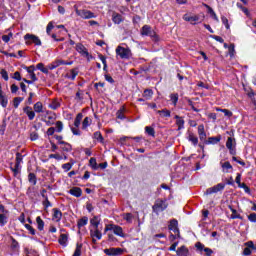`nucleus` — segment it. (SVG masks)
I'll return each instance as SVG.
<instances>
[{
  "instance_id": "28",
  "label": "nucleus",
  "mask_w": 256,
  "mask_h": 256,
  "mask_svg": "<svg viewBox=\"0 0 256 256\" xmlns=\"http://www.w3.org/2000/svg\"><path fill=\"white\" fill-rule=\"evenodd\" d=\"M67 241H69V235L68 234H61L58 242L60 245H62L63 247L67 246Z\"/></svg>"
},
{
  "instance_id": "36",
  "label": "nucleus",
  "mask_w": 256,
  "mask_h": 256,
  "mask_svg": "<svg viewBox=\"0 0 256 256\" xmlns=\"http://www.w3.org/2000/svg\"><path fill=\"white\" fill-rule=\"evenodd\" d=\"M93 139H96V141H99V143H103V141H105L103 134H101L99 131L94 132Z\"/></svg>"
},
{
  "instance_id": "60",
  "label": "nucleus",
  "mask_w": 256,
  "mask_h": 256,
  "mask_svg": "<svg viewBox=\"0 0 256 256\" xmlns=\"http://www.w3.org/2000/svg\"><path fill=\"white\" fill-rule=\"evenodd\" d=\"M53 28H54L53 22H49L48 25H47V27H46V33H47L48 35H51V31H53Z\"/></svg>"
},
{
  "instance_id": "15",
  "label": "nucleus",
  "mask_w": 256,
  "mask_h": 256,
  "mask_svg": "<svg viewBox=\"0 0 256 256\" xmlns=\"http://www.w3.org/2000/svg\"><path fill=\"white\" fill-rule=\"evenodd\" d=\"M112 21L115 25H121V23H123V21H125V17H123V15H121L117 12H113L112 13Z\"/></svg>"
},
{
  "instance_id": "54",
  "label": "nucleus",
  "mask_w": 256,
  "mask_h": 256,
  "mask_svg": "<svg viewBox=\"0 0 256 256\" xmlns=\"http://www.w3.org/2000/svg\"><path fill=\"white\" fill-rule=\"evenodd\" d=\"M33 97H35V93L30 92L29 97L26 100V105H33Z\"/></svg>"
},
{
  "instance_id": "62",
  "label": "nucleus",
  "mask_w": 256,
  "mask_h": 256,
  "mask_svg": "<svg viewBox=\"0 0 256 256\" xmlns=\"http://www.w3.org/2000/svg\"><path fill=\"white\" fill-rule=\"evenodd\" d=\"M71 131L73 135H81V130H79V127L74 126L71 128Z\"/></svg>"
},
{
  "instance_id": "42",
  "label": "nucleus",
  "mask_w": 256,
  "mask_h": 256,
  "mask_svg": "<svg viewBox=\"0 0 256 256\" xmlns=\"http://www.w3.org/2000/svg\"><path fill=\"white\" fill-rule=\"evenodd\" d=\"M145 132H146L147 135H149L150 137H155V128H154V127L146 126V127H145Z\"/></svg>"
},
{
  "instance_id": "59",
  "label": "nucleus",
  "mask_w": 256,
  "mask_h": 256,
  "mask_svg": "<svg viewBox=\"0 0 256 256\" xmlns=\"http://www.w3.org/2000/svg\"><path fill=\"white\" fill-rule=\"evenodd\" d=\"M221 21H222L223 25H225L226 29H230L229 19H227V17L222 16Z\"/></svg>"
},
{
  "instance_id": "22",
  "label": "nucleus",
  "mask_w": 256,
  "mask_h": 256,
  "mask_svg": "<svg viewBox=\"0 0 256 256\" xmlns=\"http://www.w3.org/2000/svg\"><path fill=\"white\" fill-rule=\"evenodd\" d=\"M174 119H176V125L178 127V131L185 129V119L179 115H175Z\"/></svg>"
},
{
  "instance_id": "48",
  "label": "nucleus",
  "mask_w": 256,
  "mask_h": 256,
  "mask_svg": "<svg viewBox=\"0 0 256 256\" xmlns=\"http://www.w3.org/2000/svg\"><path fill=\"white\" fill-rule=\"evenodd\" d=\"M22 101H23V97H15L13 100L14 108L17 109Z\"/></svg>"
},
{
  "instance_id": "47",
  "label": "nucleus",
  "mask_w": 256,
  "mask_h": 256,
  "mask_svg": "<svg viewBox=\"0 0 256 256\" xmlns=\"http://www.w3.org/2000/svg\"><path fill=\"white\" fill-rule=\"evenodd\" d=\"M7 129V120L3 119L0 125V135H5V130Z\"/></svg>"
},
{
  "instance_id": "1",
  "label": "nucleus",
  "mask_w": 256,
  "mask_h": 256,
  "mask_svg": "<svg viewBox=\"0 0 256 256\" xmlns=\"http://www.w3.org/2000/svg\"><path fill=\"white\" fill-rule=\"evenodd\" d=\"M140 34L143 37L151 38L155 43L159 41V35H157V32H155V30H153V28L149 25H144L140 30Z\"/></svg>"
},
{
  "instance_id": "3",
  "label": "nucleus",
  "mask_w": 256,
  "mask_h": 256,
  "mask_svg": "<svg viewBox=\"0 0 256 256\" xmlns=\"http://www.w3.org/2000/svg\"><path fill=\"white\" fill-rule=\"evenodd\" d=\"M21 163H23V154L22 153H16V162L14 167H11L12 172L14 173V176L17 177L21 173Z\"/></svg>"
},
{
  "instance_id": "46",
  "label": "nucleus",
  "mask_w": 256,
  "mask_h": 256,
  "mask_svg": "<svg viewBox=\"0 0 256 256\" xmlns=\"http://www.w3.org/2000/svg\"><path fill=\"white\" fill-rule=\"evenodd\" d=\"M91 225L95 228V229H99V218L97 216H94L91 220H90Z\"/></svg>"
},
{
  "instance_id": "39",
  "label": "nucleus",
  "mask_w": 256,
  "mask_h": 256,
  "mask_svg": "<svg viewBox=\"0 0 256 256\" xmlns=\"http://www.w3.org/2000/svg\"><path fill=\"white\" fill-rule=\"evenodd\" d=\"M28 181L32 183V185H37V175H35V173H29Z\"/></svg>"
},
{
  "instance_id": "6",
  "label": "nucleus",
  "mask_w": 256,
  "mask_h": 256,
  "mask_svg": "<svg viewBox=\"0 0 256 256\" xmlns=\"http://www.w3.org/2000/svg\"><path fill=\"white\" fill-rule=\"evenodd\" d=\"M24 41L26 45H41V39L34 34H26L24 36Z\"/></svg>"
},
{
  "instance_id": "63",
  "label": "nucleus",
  "mask_w": 256,
  "mask_h": 256,
  "mask_svg": "<svg viewBox=\"0 0 256 256\" xmlns=\"http://www.w3.org/2000/svg\"><path fill=\"white\" fill-rule=\"evenodd\" d=\"M71 167H73L71 163H65L62 165V169H64V171H71Z\"/></svg>"
},
{
  "instance_id": "58",
  "label": "nucleus",
  "mask_w": 256,
  "mask_h": 256,
  "mask_svg": "<svg viewBox=\"0 0 256 256\" xmlns=\"http://www.w3.org/2000/svg\"><path fill=\"white\" fill-rule=\"evenodd\" d=\"M238 187H240L241 189H244L245 193H251V188H249V186H247V184L242 183L241 185H239Z\"/></svg>"
},
{
  "instance_id": "10",
  "label": "nucleus",
  "mask_w": 256,
  "mask_h": 256,
  "mask_svg": "<svg viewBox=\"0 0 256 256\" xmlns=\"http://www.w3.org/2000/svg\"><path fill=\"white\" fill-rule=\"evenodd\" d=\"M168 229H169V231H173V233L175 235H177V237H181V234L179 232V222L177 221V219L170 220V224L168 225Z\"/></svg>"
},
{
  "instance_id": "13",
  "label": "nucleus",
  "mask_w": 256,
  "mask_h": 256,
  "mask_svg": "<svg viewBox=\"0 0 256 256\" xmlns=\"http://www.w3.org/2000/svg\"><path fill=\"white\" fill-rule=\"evenodd\" d=\"M245 246L246 247L244 248L242 255H244V256L251 255V253H252L251 249H255V244L253 243V241H248L245 243Z\"/></svg>"
},
{
  "instance_id": "9",
  "label": "nucleus",
  "mask_w": 256,
  "mask_h": 256,
  "mask_svg": "<svg viewBox=\"0 0 256 256\" xmlns=\"http://www.w3.org/2000/svg\"><path fill=\"white\" fill-rule=\"evenodd\" d=\"M105 255L108 256H121L125 253L122 248H107L104 250Z\"/></svg>"
},
{
  "instance_id": "4",
  "label": "nucleus",
  "mask_w": 256,
  "mask_h": 256,
  "mask_svg": "<svg viewBox=\"0 0 256 256\" xmlns=\"http://www.w3.org/2000/svg\"><path fill=\"white\" fill-rule=\"evenodd\" d=\"M76 15H78V17H81V19H95V17H97V15H95V13L91 12V10H86V9H75Z\"/></svg>"
},
{
  "instance_id": "55",
  "label": "nucleus",
  "mask_w": 256,
  "mask_h": 256,
  "mask_svg": "<svg viewBox=\"0 0 256 256\" xmlns=\"http://www.w3.org/2000/svg\"><path fill=\"white\" fill-rule=\"evenodd\" d=\"M37 139H39V133L31 132L30 133V141H37Z\"/></svg>"
},
{
  "instance_id": "34",
  "label": "nucleus",
  "mask_w": 256,
  "mask_h": 256,
  "mask_svg": "<svg viewBox=\"0 0 256 256\" xmlns=\"http://www.w3.org/2000/svg\"><path fill=\"white\" fill-rule=\"evenodd\" d=\"M81 121H83V113H78L74 120V127H80Z\"/></svg>"
},
{
  "instance_id": "37",
  "label": "nucleus",
  "mask_w": 256,
  "mask_h": 256,
  "mask_svg": "<svg viewBox=\"0 0 256 256\" xmlns=\"http://www.w3.org/2000/svg\"><path fill=\"white\" fill-rule=\"evenodd\" d=\"M9 103L7 97L4 94H0V105L5 109Z\"/></svg>"
},
{
  "instance_id": "52",
  "label": "nucleus",
  "mask_w": 256,
  "mask_h": 256,
  "mask_svg": "<svg viewBox=\"0 0 256 256\" xmlns=\"http://www.w3.org/2000/svg\"><path fill=\"white\" fill-rule=\"evenodd\" d=\"M56 126V132L61 133L63 131V122L62 121H57L55 123Z\"/></svg>"
},
{
  "instance_id": "43",
  "label": "nucleus",
  "mask_w": 256,
  "mask_h": 256,
  "mask_svg": "<svg viewBox=\"0 0 256 256\" xmlns=\"http://www.w3.org/2000/svg\"><path fill=\"white\" fill-rule=\"evenodd\" d=\"M89 165L90 167H92L95 171H97V169H99V166L97 165V159L92 157L89 160Z\"/></svg>"
},
{
  "instance_id": "31",
  "label": "nucleus",
  "mask_w": 256,
  "mask_h": 256,
  "mask_svg": "<svg viewBox=\"0 0 256 256\" xmlns=\"http://www.w3.org/2000/svg\"><path fill=\"white\" fill-rule=\"evenodd\" d=\"M79 75V69L74 68L71 69L69 74L67 75L68 79H71V81H75V78Z\"/></svg>"
},
{
  "instance_id": "5",
  "label": "nucleus",
  "mask_w": 256,
  "mask_h": 256,
  "mask_svg": "<svg viewBox=\"0 0 256 256\" xmlns=\"http://www.w3.org/2000/svg\"><path fill=\"white\" fill-rule=\"evenodd\" d=\"M167 206V200L157 199L152 206V209L154 213H160L161 211H165V209H167Z\"/></svg>"
},
{
  "instance_id": "27",
  "label": "nucleus",
  "mask_w": 256,
  "mask_h": 256,
  "mask_svg": "<svg viewBox=\"0 0 256 256\" xmlns=\"http://www.w3.org/2000/svg\"><path fill=\"white\" fill-rule=\"evenodd\" d=\"M153 94V89H145L142 97H144L146 101H151V99H153Z\"/></svg>"
},
{
  "instance_id": "20",
  "label": "nucleus",
  "mask_w": 256,
  "mask_h": 256,
  "mask_svg": "<svg viewBox=\"0 0 256 256\" xmlns=\"http://www.w3.org/2000/svg\"><path fill=\"white\" fill-rule=\"evenodd\" d=\"M220 165L223 173H229V171H233V165H231V162L229 161H226V162L221 161Z\"/></svg>"
},
{
  "instance_id": "2",
  "label": "nucleus",
  "mask_w": 256,
  "mask_h": 256,
  "mask_svg": "<svg viewBox=\"0 0 256 256\" xmlns=\"http://www.w3.org/2000/svg\"><path fill=\"white\" fill-rule=\"evenodd\" d=\"M107 231H113L114 235H117L118 237H127L125 232H123V228L116 224H107L105 226L104 233H107Z\"/></svg>"
},
{
  "instance_id": "21",
  "label": "nucleus",
  "mask_w": 256,
  "mask_h": 256,
  "mask_svg": "<svg viewBox=\"0 0 256 256\" xmlns=\"http://www.w3.org/2000/svg\"><path fill=\"white\" fill-rule=\"evenodd\" d=\"M68 193H69L70 195H72L73 197L79 198V197H81V195H83V190H81L80 187H72V188L68 191Z\"/></svg>"
},
{
  "instance_id": "8",
  "label": "nucleus",
  "mask_w": 256,
  "mask_h": 256,
  "mask_svg": "<svg viewBox=\"0 0 256 256\" xmlns=\"http://www.w3.org/2000/svg\"><path fill=\"white\" fill-rule=\"evenodd\" d=\"M237 141L233 137H228L226 141V148L229 150L230 155H237V150L235 149Z\"/></svg>"
},
{
  "instance_id": "7",
  "label": "nucleus",
  "mask_w": 256,
  "mask_h": 256,
  "mask_svg": "<svg viewBox=\"0 0 256 256\" xmlns=\"http://www.w3.org/2000/svg\"><path fill=\"white\" fill-rule=\"evenodd\" d=\"M116 55H119L120 59H129L131 57V50L123 46H118L116 48Z\"/></svg>"
},
{
  "instance_id": "11",
  "label": "nucleus",
  "mask_w": 256,
  "mask_h": 256,
  "mask_svg": "<svg viewBox=\"0 0 256 256\" xmlns=\"http://www.w3.org/2000/svg\"><path fill=\"white\" fill-rule=\"evenodd\" d=\"M225 189V184L219 183L211 188L206 190V195H213V193H219V191H223Z\"/></svg>"
},
{
  "instance_id": "33",
  "label": "nucleus",
  "mask_w": 256,
  "mask_h": 256,
  "mask_svg": "<svg viewBox=\"0 0 256 256\" xmlns=\"http://www.w3.org/2000/svg\"><path fill=\"white\" fill-rule=\"evenodd\" d=\"M36 223L38 231H43V229H45V222L41 219V216L36 218Z\"/></svg>"
},
{
  "instance_id": "45",
  "label": "nucleus",
  "mask_w": 256,
  "mask_h": 256,
  "mask_svg": "<svg viewBox=\"0 0 256 256\" xmlns=\"http://www.w3.org/2000/svg\"><path fill=\"white\" fill-rule=\"evenodd\" d=\"M124 221H127V223H133V214L132 213H125L123 214Z\"/></svg>"
},
{
  "instance_id": "16",
  "label": "nucleus",
  "mask_w": 256,
  "mask_h": 256,
  "mask_svg": "<svg viewBox=\"0 0 256 256\" xmlns=\"http://www.w3.org/2000/svg\"><path fill=\"white\" fill-rule=\"evenodd\" d=\"M76 51L80 53V55H82L83 57H89V52L87 51V48L81 43L76 44Z\"/></svg>"
},
{
  "instance_id": "53",
  "label": "nucleus",
  "mask_w": 256,
  "mask_h": 256,
  "mask_svg": "<svg viewBox=\"0 0 256 256\" xmlns=\"http://www.w3.org/2000/svg\"><path fill=\"white\" fill-rule=\"evenodd\" d=\"M0 75L4 79V81H9V73H7V70L2 69L0 71Z\"/></svg>"
},
{
  "instance_id": "30",
  "label": "nucleus",
  "mask_w": 256,
  "mask_h": 256,
  "mask_svg": "<svg viewBox=\"0 0 256 256\" xmlns=\"http://www.w3.org/2000/svg\"><path fill=\"white\" fill-rule=\"evenodd\" d=\"M228 209H230V211L232 212L231 219H243V217H241V214H239V212H237L233 206L229 205Z\"/></svg>"
},
{
  "instance_id": "64",
  "label": "nucleus",
  "mask_w": 256,
  "mask_h": 256,
  "mask_svg": "<svg viewBox=\"0 0 256 256\" xmlns=\"http://www.w3.org/2000/svg\"><path fill=\"white\" fill-rule=\"evenodd\" d=\"M248 219L251 221V223H256V213H251L248 215Z\"/></svg>"
},
{
  "instance_id": "56",
  "label": "nucleus",
  "mask_w": 256,
  "mask_h": 256,
  "mask_svg": "<svg viewBox=\"0 0 256 256\" xmlns=\"http://www.w3.org/2000/svg\"><path fill=\"white\" fill-rule=\"evenodd\" d=\"M49 159H56V161H61V159H63V156H61L60 154H50Z\"/></svg>"
},
{
  "instance_id": "14",
  "label": "nucleus",
  "mask_w": 256,
  "mask_h": 256,
  "mask_svg": "<svg viewBox=\"0 0 256 256\" xmlns=\"http://www.w3.org/2000/svg\"><path fill=\"white\" fill-rule=\"evenodd\" d=\"M23 113L27 115L29 121H33V119H35V110H33L31 106H25L23 108Z\"/></svg>"
},
{
  "instance_id": "35",
  "label": "nucleus",
  "mask_w": 256,
  "mask_h": 256,
  "mask_svg": "<svg viewBox=\"0 0 256 256\" xmlns=\"http://www.w3.org/2000/svg\"><path fill=\"white\" fill-rule=\"evenodd\" d=\"M50 109H53V111L59 109V107H61V102H59V100L54 99L52 100V102L49 105Z\"/></svg>"
},
{
  "instance_id": "41",
  "label": "nucleus",
  "mask_w": 256,
  "mask_h": 256,
  "mask_svg": "<svg viewBox=\"0 0 256 256\" xmlns=\"http://www.w3.org/2000/svg\"><path fill=\"white\" fill-rule=\"evenodd\" d=\"M116 117L117 119H121V120L125 119V107H122L117 111Z\"/></svg>"
},
{
  "instance_id": "40",
  "label": "nucleus",
  "mask_w": 256,
  "mask_h": 256,
  "mask_svg": "<svg viewBox=\"0 0 256 256\" xmlns=\"http://www.w3.org/2000/svg\"><path fill=\"white\" fill-rule=\"evenodd\" d=\"M158 115H161V117H171V111L168 109L158 110Z\"/></svg>"
},
{
  "instance_id": "19",
  "label": "nucleus",
  "mask_w": 256,
  "mask_h": 256,
  "mask_svg": "<svg viewBox=\"0 0 256 256\" xmlns=\"http://www.w3.org/2000/svg\"><path fill=\"white\" fill-rule=\"evenodd\" d=\"M184 21H188L189 23H191V25H196L197 21H199V16L194 15L191 16L189 14H185L183 16Z\"/></svg>"
},
{
  "instance_id": "51",
  "label": "nucleus",
  "mask_w": 256,
  "mask_h": 256,
  "mask_svg": "<svg viewBox=\"0 0 256 256\" xmlns=\"http://www.w3.org/2000/svg\"><path fill=\"white\" fill-rule=\"evenodd\" d=\"M170 99H171L173 105H177V102L179 101V94H177V93L171 94Z\"/></svg>"
},
{
  "instance_id": "12",
  "label": "nucleus",
  "mask_w": 256,
  "mask_h": 256,
  "mask_svg": "<svg viewBox=\"0 0 256 256\" xmlns=\"http://www.w3.org/2000/svg\"><path fill=\"white\" fill-rule=\"evenodd\" d=\"M52 213V219L53 221H56V223H59V221L63 219V212H61L59 208H53Z\"/></svg>"
},
{
  "instance_id": "23",
  "label": "nucleus",
  "mask_w": 256,
  "mask_h": 256,
  "mask_svg": "<svg viewBox=\"0 0 256 256\" xmlns=\"http://www.w3.org/2000/svg\"><path fill=\"white\" fill-rule=\"evenodd\" d=\"M60 145V149L64 153H70V151H73V146H71V144H69L68 142L60 141Z\"/></svg>"
},
{
  "instance_id": "50",
  "label": "nucleus",
  "mask_w": 256,
  "mask_h": 256,
  "mask_svg": "<svg viewBox=\"0 0 256 256\" xmlns=\"http://www.w3.org/2000/svg\"><path fill=\"white\" fill-rule=\"evenodd\" d=\"M83 95H84L83 90L79 89L76 92V96H75L76 101H83Z\"/></svg>"
},
{
  "instance_id": "29",
  "label": "nucleus",
  "mask_w": 256,
  "mask_h": 256,
  "mask_svg": "<svg viewBox=\"0 0 256 256\" xmlns=\"http://www.w3.org/2000/svg\"><path fill=\"white\" fill-rule=\"evenodd\" d=\"M89 223V218L87 216H83L80 218L77 222L78 229H81L82 227H85Z\"/></svg>"
},
{
  "instance_id": "49",
  "label": "nucleus",
  "mask_w": 256,
  "mask_h": 256,
  "mask_svg": "<svg viewBox=\"0 0 256 256\" xmlns=\"http://www.w3.org/2000/svg\"><path fill=\"white\" fill-rule=\"evenodd\" d=\"M7 225V216L5 214H0V226L5 227Z\"/></svg>"
},
{
  "instance_id": "24",
  "label": "nucleus",
  "mask_w": 256,
  "mask_h": 256,
  "mask_svg": "<svg viewBox=\"0 0 256 256\" xmlns=\"http://www.w3.org/2000/svg\"><path fill=\"white\" fill-rule=\"evenodd\" d=\"M90 235L93 238V243H96V239L101 240V237H103V234L101 231H99V228H96L95 230H90Z\"/></svg>"
},
{
  "instance_id": "32",
  "label": "nucleus",
  "mask_w": 256,
  "mask_h": 256,
  "mask_svg": "<svg viewBox=\"0 0 256 256\" xmlns=\"http://www.w3.org/2000/svg\"><path fill=\"white\" fill-rule=\"evenodd\" d=\"M35 113H43V102L38 101L33 106Z\"/></svg>"
},
{
  "instance_id": "18",
  "label": "nucleus",
  "mask_w": 256,
  "mask_h": 256,
  "mask_svg": "<svg viewBox=\"0 0 256 256\" xmlns=\"http://www.w3.org/2000/svg\"><path fill=\"white\" fill-rule=\"evenodd\" d=\"M187 139L190 141V143H192V145H194V147H197L199 144V138L193 132H188Z\"/></svg>"
},
{
  "instance_id": "25",
  "label": "nucleus",
  "mask_w": 256,
  "mask_h": 256,
  "mask_svg": "<svg viewBox=\"0 0 256 256\" xmlns=\"http://www.w3.org/2000/svg\"><path fill=\"white\" fill-rule=\"evenodd\" d=\"M221 141V135L216 137H209L208 140H205V145H217Z\"/></svg>"
},
{
  "instance_id": "57",
  "label": "nucleus",
  "mask_w": 256,
  "mask_h": 256,
  "mask_svg": "<svg viewBox=\"0 0 256 256\" xmlns=\"http://www.w3.org/2000/svg\"><path fill=\"white\" fill-rule=\"evenodd\" d=\"M10 239H11V244H10L11 247H13L14 249L19 247V242H17V240H15L13 236H10Z\"/></svg>"
},
{
  "instance_id": "38",
  "label": "nucleus",
  "mask_w": 256,
  "mask_h": 256,
  "mask_svg": "<svg viewBox=\"0 0 256 256\" xmlns=\"http://www.w3.org/2000/svg\"><path fill=\"white\" fill-rule=\"evenodd\" d=\"M93 123V120L89 117H85L83 122H82V129H87Z\"/></svg>"
},
{
  "instance_id": "61",
  "label": "nucleus",
  "mask_w": 256,
  "mask_h": 256,
  "mask_svg": "<svg viewBox=\"0 0 256 256\" xmlns=\"http://www.w3.org/2000/svg\"><path fill=\"white\" fill-rule=\"evenodd\" d=\"M45 200L42 202V205H44L45 209H48V207H51V202L49 201V198H44Z\"/></svg>"
},
{
  "instance_id": "44",
  "label": "nucleus",
  "mask_w": 256,
  "mask_h": 256,
  "mask_svg": "<svg viewBox=\"0 0 256 256\" xmlns=\"http://www.w3.org/2000/svg\"><path fill=\"white\" fill-rule=\"evenodd\" d=\"M36 69H38L39 71H41L42 73H49V69L45 68V64L44 63H38L36 65Z\"/></svg>"
},
{
  "instance_id": "17",
  "label": "nucleus",
  "mask_w": 256,
  "mask_h": 256,
  "mask_svg": "<svg viewBox=\"0 0 256 256\" xmlns=\"http://www.w3.org/2000/svg\"><path fill=\"white\" fill-rule=\"evenodd\" d=\"M198 136L200 141H205V139H207V133L205 132V125L200 124L198 126Z\"/></svg>"
},
{
  "instance_id": "26",
  "label": "nucleus",
  "mask_w": 256,
  "mask_h": 256,
  "mask_svg": "<svg viewBox=\"0 0 256 256\" xmlns=\"http://www.w3.org/2000/svg\"><path fill=\"white\" fill-rule=\"evenodd\" d=\"M178 256H189V248L187 246H181L176 250Z\"/></svg>"
}]
</instances>
